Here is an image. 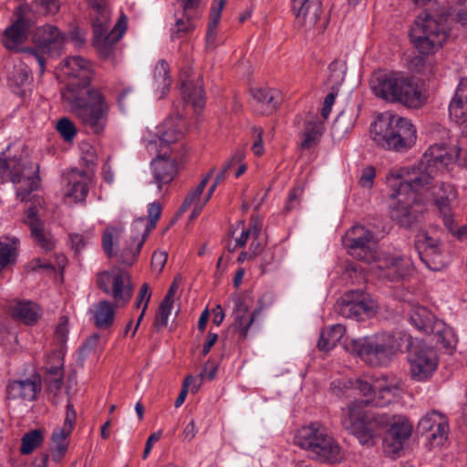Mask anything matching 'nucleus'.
Instances as JSON below:
<instances>
[{
  "instance_id": "nucleus-38",
  "label": "nucleus",
  "mask_w": 467,
  "mask_h": 467,
  "mask_svg": "<svg viewBox=\"0 0 467 467\" xmlns=\"http://www.w3.org/2000/svg\"><path fill=\"white\" fill-rule=\"evenodd\" d=\"M345 333L346 327L341 324H336L328 328L323 329L317 342L318 349L327 352L334 348Z\"/></svg>"
},
{
  "instance_id": "nucleus-45",
  "label": "nucleus",
  "mask_w": 467,
  "mask_h": 467,
  "mask_svg": "<svg viewBox=\"0 0 467 467\" xmlns=\"http://www.w3.org/2000/svg\"><path fill=\"white\" fill-rule=\"evenodd\" d=\"M213 171H214V169H212L209 171V173L200 182V183L196 186V188L193 189L192 191H191L187 194V196L185 197V199L183 201V203L180 207L179 212L181 213H185L191 205H192L193 203H195L197 201L200 200L201 195H202L204 188L206 187Z\"/></svg>"
},
{
  "instance_id": "nucleus-14",
  "label": "nucleus",
  "mask_w": 467,
  "mask_h": 467,
  "mask_svg": "<svg viewBox=\"0 0 467 467\" xmlns=\"http://www.w3.org/2000/svg\"><path fill=\"white\" fill-rule=\"evenodd\" d=\"M185 131V120L182 117L170 118L158 127L157 134L154 138L149 134L144 136L143 141L149 152L167 150L170 153H176L181 146L171 144L176 143L182 138Z\"/></svg>"
},
{
  "instance_id": "nucleus-5",
  "label": "nucleus",
  "mask_w": 467,
  "mask_h": 467,
  "mask_svg": "<svg viewBox=\"0 0 467 467\" xmlns=\"http://www.w3.org/2000/svg\"><path fill=\"white\" fill-rule=\"evenodd\" d=\"M295 443L306 451L312 459L322 463L334 464L344 458L338 442L319 422L299 428L295 435Z\"/></svg>"
},
{
  "instance_id": "nucleus-29",
  "label": "nucleus",
  "mask_w": 467,
  "mask_h": 467,
  "mask_svg": "<svg viewBox=\"0 0 467 467\" xmlns=\"http://www.w3.org/2000/svg\"><path fill=\"white\" fill-rule=\"evenodd\" d=\"M423 167L435 173L454 161V155L448 151L444 142L431 145L420 160Z\"/></svg>"
},
{
  "instance_id": "nucleus-33",
  "label": "nucleus",
  "mask_w": 467,
  "mask_h": 467,
  "mask_svg": "<svg viewBox=\"0 0 467 467\" xmlns=\"http://www.w3.org/2000/svg\"><path fill=\"white\" fill-rule=\"evenodd\" d=\"M260 310L249 311V306L244 298L237 297L234 300V328L237 331L242 338H245L251 325L254 323L255 317Z\"/></svg>"
},
{
  "instance_id": "nucleus-32",
  "label": "nucleus",
  "mask_w": 467,
  "mask_h": 467,
  "mask_svg": "<svg viewBox=\"0 0 467 467\" xmlns=\"http://www.w3.org/2000/svg\"><path fill=\"white\" fill-rule=\"evenodd\" d=\"M432 196L435 205L443 215L444 221L451 220V205L457 198V191L453 185L447 182H441L439 185H431Z\"/></svg>"
},
{
  "instance_id": "nucleus-53",
  "label": "nucleus",
  "mask_w": 467,
  "mask_h": 467,
  "mask_svg": "<svg viewBox=\"0 0 467 467\" xmlns=\"http://www.w3.org/2000/svg\"><path fill=\"white\" fill-rule=\"evenodd\" d=\"M303 192L304 190L301 186L294 187L289 191L288 197L285 204V210L286 212L296 210L299 207Z\"/></svg>"
},
{
  "instance_id": "nucleus-60",
  "label": "nucleus",
  "mask_w": 467,
  "mask_h": 467,
  "mask_svg": "<svg viewBox=\"0 0 467 467\" xmlns=\"http://www.w3.org/2000/svg\"><path fill=\"white\" fill-rule=\"evenodd\" d=\"M167 261V254L162 251H156L151 256V267L154 271L160 273L163 269Z\"/></svg>"
},
{
  "instance_id": "nucleus-44",
  "label": "nucleus",
  "mask_w": 467,
  "mask_h": 467,
  "mask_svg": "<svg viewBox=\"0 0 467 467\" xmlns=\"http://www.w3.org/2000/svg\"><path fill=\"white\" fill-rule=\"evenodd\" d=\"M71 432L62 427L54 430L51 436L54 457L61 458L66 453L68 445L67 438Z\"/></svg>"
},
{
  "instance_id": "nucleus-16",
  "label": "nucleus",
  "mask_w": 467,
  "mask_h": 467,
  "mask_svg": "<svg viewBox=\"0 0 467 467\" xmlns=\"http://www.w3.org/2000/svg\"><path fill=\"white\" fill-rule=\"evenodd\" d=\"M388 431L383 440L385 453L392 459L400 456L405 442L412 434L413 425L403 415H389Z\"/></svg>"
},
{
  "instance_id": "nucleus-6",
  "label": "nucleus",
  "mask_w": 467,
  "mask_h": 467,
  "mask_svg": "<svg viewBox=\"0 0 467 467\" xmlns=\"http://www.w3.org/2000/svg\"><path fill=\"white\" fill-rule=\"evenodd\" d=\"M375 142L383 149L404 152L416 142L417 130L406 118L393 115L379 116L372 124Z\"/></svg>"
},
{
  "instance_id": "nucleus-23",
  "label": "nucleus",
  "mask_w": 467,
  "mask_h": 467,
  "mask_svg": "<svg viewBox=\"0 0 467 467\" xmlns=\"http://www.w3.org/2000/svg\"><path fill=\"white\" fill-rule=\"evenodd\" d=\"M41 391V379L38 374H33L25 379L9 380L5 392L7 400L33 401Z\"/></svg>"
},
{
  "instance_id": "nucleus-48",
  "label": "nucleus",
  "mask_w": 467,
  "mask_h": 467,
  "mask_svg": "<svg viewBox=\"0 0 467 467\" xmlns=\"http://www.w3.org/2000/svg\"><path fill=\"white\" fill-rule=\"evenodd\" d=\"M173 304L162 300L158 307V311L156 313L154 318V327L157 329H161L167 326L168 318L171 315Z\"/></svg>"
},
{
  "instance_id": "nucleus-41",
  "label": "nucleus",
  "mask_w": 467,
  "mask_h": 467,
  "mask_svg": "<svg viewBox=\"0 0 467 467\" xmlns=\"http://www.w3.org/2000/svg\"><path fill=\"white\" fill-rule=\"evenodd\" d=\"M88 6L92 9V27H96L97 31H100L101 26L109 25L110 11L106 0H86Z\"/></svg>"
},
{
  "instance_id": "nucleus-37",
  "label": "nucleus",
  "mask_w": 467,
  "mask_h": 467,
  "mask_svg": "<svg viewBox=\"0 0 467 467\" xmlns=\"http://www.w3.org/2000/svg\"><path fill=\"white\" fill-rule=\"evenodd\" d=\"M182 89L185 101L191 104L195 110L203 109L205 105V93L201 78H198L195 83L190 80L183 81Z\"/></svg>"
},
{
  "instance_id": "nucleus-28",
  "label": "nucleus",
  "mask_w": 467,
  "mask_h": 467,
  "mask_svg": "<svg viewBox=\"0 0 467 467\" xmlns=\"http://www.w3.org/2000/svg\"><path fill=\"white\" fill-rule=\"evenodd\" d=\"M67 196L78 202L86 199L88 193V183L92 180V172L88 170L71 169L67 174Z\"/></svg>"
},
{
  "instance_id": "nucleus-59",
  "label": "nucleus",
  "mask_w": 467,
  "mask_h": 467,
  "mask_svg": "<svg viewBox=\"0 0 467 467\" xmlns=\"http://www.w3.org/2000/svg\"><path fill=\"white\" fill-rule=\"evenodd\" d=\"M76 419H77L76 410L74 409L73 404L68 402L67 404L66 417H65V420H64L62 428L72 431L74 429V426H75Z\"/></svg>"
},
{
  "instance_id": "nucleus-50",
  "label": "nucleus",
  "mask_w": 467,
  "mask_h": 467,
  "mask_svg": "<svg viewBox=\"0 0 467 467\" xmlns=\"http://www.w3.org/2000/svg\"><path fill=\"white\" fill-rule=\"evenodd\" d=\"M16 241H13L12 244L5 242H0V271H2V269L11 262L16 248Z\"/></svg>"
},
{
  "instance_id": "nucleus-2",
  "label": "nucleus",
  "mask_w": 467,
  "mask_h": 467,
  "mask_svg": "<svg viewBox=\"0 0 467 467\" xmlns=\"http://www.w3.org/2000/svg\"><path fill=\"white\" fill-rule=\"evenodd\" d=\"M97 285L114 299V303L101 300L89 309L94 326L103 330L109 328L113 325L115 307L124 306L130 301L132 286L129 274L119 269L99 273L97 275Z\"/></svg>"
},
{
  "instance_id": "nucleus-7",
  "label": "nucleus",
  "mask_w": 467,
  "mask_h": 467,
  "mask_svg": "<svg viewBox=\"0 0 467 467\" xmlns=\"http://www.w3.org/2000/svg\"><path fill=\"white\" fill-rule=\"evenodd\" d=\"M389 415L365 410L364 402H350L342 410L341 424L363 445L372 446L374 439L388 427Z\"/></svg>"
},
{
  "instance_id": "nucleus-35",
  "label": "nucleus",
  "mask_w": 467,
  "mask_h": 467,
  "mask_svg": "<svg viewBox=\"0 0 467 467\" xmlns=\"http://www.w3.org/2000/svg\"><path fill=\"white\" fill-rule=\"evenodd\" d=\"M93 28V45L96 47L100 57L107 59L111 57L114 51V46L118 41H115L113 32H109V25L101 26V30L97 31L96 27Z\"/></svg>"
},
{
  "instance_id": "nucleus-18",
  "label": "nucleus",
  "mask_w": 467,
  "mask_h": 467,
  "mask_svg": "<svg viewBox=\"0 0 467 467\" xmlns=\"http://www.w3.org/2000/svg\"><path fill=\"white\" fill-rule=\"evenodd\" d=\"M409 361L412 379L422 381L436 370L438 356L431 347L413 346L409 352Z\"/></svg>"
},
{
  "instance_id": "nucleus-30",
  "label": "nucleus",
  "mask_w": 467,
  "mask_h": 467,
  "mask_svg": "<svg viewBox=\"0 0 467 467\" xmlns=\"http://www.w3.org/2000/svg\"><path fill=\"white\" fill-rule=\"evenodd\" d=\"M320 0H292V11L296 19L305 26H313L320 18Z\"/></svg>"
},
{
  "instance_id": "nucleus-63",
  "label": "nucleus",
  "mask_w": 467,
  "mask_h": 467,
  "mask_svg": "<svg viewBox=\"0 0 467 467\" xmlns=\"http://www.w3.org/2000/svg\"><path fill=\"white\" fill-rule=\"evenodd\" d=\"M376 176L375 169L372 166H368L362 171L361 177L359 179V184L362 187L370 188L373 184L374 178Z\"/></svg>"
},
{
  "instance_id": "nucleus-62",
  "label": "nucleus",
  "mask_w": 467,
  "mask_h": 467,
  "mask_svg": "<svg viewBox=\"0 0 467 467\" xmlns=\"http://www.w3.org/2000/svg\"><path fill=\"white\" fill-rule=\"evenodd\" d=\"M183 8L184 16L193 17L201 5V0H179Z\"/></svg>"
},
{
  "instance_id": "nucleus-27",
  "label": "nucleus",
  "mask_w": 467,
  "mask_h": 467,
  "mask_svg": "<svg viewBox=\"0 0 467 467\" xmlns=\"http://www.w3.org/2000/svg\"><path fill=\"white\" fill-rule=\"evenodd\" d=\"M251 93L254 110L261 115L273 114L283 101V94L277 88H253Z\"/></svg>"
},
{
  "instance_id": "nucleus-26",
  "label": "nucleus",
  "mask_w": 467,
  "mask_h": 467,
  "mask_svg": "<svg viewBox=\"0 0 467 467\" xmlns=\"http://www.w3.org/2000/svg\"><path fill=\"white\" fill-rule=\"evenodd\" d=\"M396 197L398 204L390 211V217L399 225L409 228L418 219L419 214L421 213L420 205L416 202V196H404Z\"/></svg>"
},
{
  "instance_id": "nucleus-10",
  "label": "nucleus",
  "mask_w": 467,
  "mask_h": 467,
  "mask_svg": "<svg viewBox=\"0 0 467 467\" xmlns=\"http://www.w3.org/2000/svg\"><path fill=\"white\" fill-rule=\"evenodd\" d=\"M33 42L34 47H23V59L28 63L36 62L39 67L40 75H43L46 69L45 55L58 57L63 50L66 38L57 26L45 25L36 28Z\"/></svg>"
},
{
  "instance_id": "nucleus-13",
  "label": "nucleus",
  "mask_w": 467,
  "mask_h": 467,
  "mask_svg": "<svg viewBox=\"0 0 467 467\" xmlns=\"http://www.w3.org/2000/svg\"><path fill=\"white\" fill-rule=\"evenodd\" d=\"M437 175L431 169L423 167L420 161L417 166L406 170V172L398 176L392 183L394 187L391 198L401 196H416V192L430 190Z\"/></svg>"
},
{
  "instance_id": "nucleus-46",
  "label": "nucleus",
  "mask_w": 467,
  "mask_h": 467,
  "mask_svg": "<svg viewBox=\"0 0 467 467\" xmlns=\"http://www.w3.org/2000/svg\"><path fill=\"white\" fill-rule=\"evenodd\" d=\"M415 247L419 254H421L425 251L439 249L441 246L439 239L430 236L425 232H421L416 236Z\"/></svg>"
},
{
  "instance_id": "nucleus-9",
  "label": "nucleus",
  "mask_w": 467,
  "mask_h": 467,
  "mask_svg": "<svg viewBox=\"0 0 467 467\" xmlns=\"http://www.w3.org/2000/svg\"><path fill=\"white\" fill-rule=\"evenodd\" d=\"M410 36L413 46L420 54L431 55L442 47L448 33L441 16L421 12L415 19Z\"/></svg>"
},
{
  "instance_id": "nucleus-43",
  "label": "nucleus",
  "mask_w": 467,
  "mask_h": 467,
  "mask_svg": "<svg viewBox=\"0 0 467 467\" xmlns=\"http://www.w3.org/2000/svg\"><path fill=\"white\" fill-rule=\"evenodd\" d=\"M419 255L422 263L431 271H441L447 265L446 256L442 253L441 247L425 251Z\"/></svg>"
},
{
  "instance_id": "nucleus-61",
  "label": "nucleus",
  "mask_w": 467,
  "mask_h": 467,
  "mask_svg": "<svg viewBox=\"0 0 467 467\" xmlns=\"http://www.w3.org/2000/svg\"><path fill=\"white\" fill-rule=\"evenodd\" d=\"M337 96V92L335 91L334 89L326 96L321 109V115L324 119H327L328 118Z\"/></svg>"
},
{
  "instance_id": "nucleus-40",
  "label": "nucleus",
  "mask_w": 467,
  "mask_h": 467,
  "mask_svg": "<svg viewBox=\"0 0 467 467\" xmlns=\"http://www.w3.org/2000/svg\"><path fill=\"white\" fill-rule=\"evenodd\" d=\"M153 83L160 98L164 97L170 90L171 84L170 67L164 59L159 60L155 66L153 72Z\"/></svg>"
},
{
  "instance_id": "nucleus-1",
  "label": "nucleus",
  "mask_w": 467,
  "mask_h": 467,
  "mask_svg": "<svg viewBox=\"0 0 467 467\" xmlns=\"http://www.w3.org/2000/svg\"><path fill=\"white\" fill-rule=\"evenodd\" d=\"M62 70L69 78L62 91L68 110L87 130L102 134L109 121L110 105L102 91L91 86L95 75L92 63L80 56L68 57L62 61Z\"/></svg>"
},
{
  "instance_id": "nucleus-57",
  "label": "nucleus",
  "mask_w": 467,
  "mask_h": 467,
  "mask_svg": "<svg viewBox=\"0 0 467 467\" xmlns=\"http://www.w3.org/2000/svg\"><path fill=\"white\" fill-rule=\"evenodd\" d=\"M457 157L460 163L467 168V130L463 131L458 140V149L454 158Z\"/></svg>"
},
{
  "instance_id": "nucleus-3",
  "label": "nucleus",
  "mask_w": 467,
  "mask_h": 467,
  "mask_svg": "<svg viewBox=\"0 0 467 467\" xmlns=\"http://www.w3.org/2000/svg\"><path fill=\"white\" fill-rule=\"evenodd\" d=\"M39 163L33 161L26 150L13 157H6L5 151L0 153V179L16 186V198L21 202H27L39 187Z\"/></svg>"
},
{
  "instance_id": "nucleus-17",
  "label": "nucleus",
  "mask_w": 467,
  "mask_h": 467,
  "mask_svg": "<svg viewBox=\"0 0 467 467\" xmlns=\"http://www.w3.org/2000/svg\"><path fill=\"white\" fill-rule=\"evenodd\" d=\"M410 322L417 330L426 335H433L438 337V341L445 347L450 345L448 336L451 333V329L426 307L417 306L411 308L410 312Z\"/></svg>"
},
{
  "instance_id": "nucleus-11",
  "label": "nucleus",
  "mask_w": 467,
  "mask_h": 467,
  "mask_svg": "<svg viewBox=\"0 0 467 467\" xmlns=\"http://www.w3.org/2000/svg\"><path fill=\"white\" fill-rule=\"evenodd\" d=\"M124 228L122 225H109L102 234V249L109 258L118 256V262L123 265L130 266L136 261L147 239L143 234L131 232L130 241L118 253V244Z\"/></svg>"
},
{
  "instance_id": "nucleus-4",
  "label": "nucleus",
  "mask_w": 467,
  "mask_h": 467,
  "mask_svg": "<svg viewBox=\"0 0 467 467\" xmlns=\"http://www.w3.org/2000/svg\"><path fill=\"white\" fill-rule=\"evenodd\" d=\"M370 88L375 96L389 102H400L413 109L424 103L422 93L401 72H379L373 76Z\"/></svg>"
},
{
  "instance_id": "nucleus-47",
  "label": "nucleus",
  "mask_w": 467,
  "mask_h": 467,
  "mask_svg": "<svg viewBox=\"0 0 467 467\" xmlns=\"http://www.w3.org/2000/svg\"><path fill=\"white\" fill-rule=\"evenodd\" d=\"M43 441V436L40 431L35 430L26 433L22 438L21 452L22 454L31 453Z\"/></svg>"
},
{
  "instance_id": "nucleus-24",
  "label": "nucleus",
  "mask_w": 467,
  "mask_h": 467,
  "mask_svg": "<svg viewBox=\"0 0 467 467\" xmlns=\"http://www.w3.org/2000/svg\"><path fill=\"white\" fill-rule=\"evenodd\" d=\"M378 309L377 302L368 296H364L360 299H344L337 306L338 313L347 318H356L364 320L372 317Z\"/></svg>"
},
{
  "instance_id": "nucleus-54",
  "label": "nucleus",
  "mask_w": 467,
  "mask_h": 467,
  "mask_svg": "<svg viewBox=\"0 0 467 467\" xmlns=\"http://www.w3.org/2000/svg\"><path fill=\"white\" fill-rule=\"evenodd\" d=\"M184 18H178L175 23V30L172 32V36L181 37V34H187L194 29V25L192 21V17L190 16H184Z\"/></svg>"
},
{
  "instance_id": "nucleus-51",
  "label": "nucleus",
  "mask_w": 467,
  "mask_h": 467,
  "mask_svg": "<svg viewBox=\"0 0 467 467\" xmlns=\"http://www.w3.org/2000/svg\"><path fill=\"white\" fill-rule=\"evenodd\" d=\"M93 233L88 231L83 234H72L69 235L72 249L79 253L93 238Z\"/></svg>"
},
{
  "instance_id": "nucleus-58",
  "label": "nucleus",
  "mask_w": 467,
  "mask_h": 467,
  "mask_svg": "<svg viewBox=\"0 0 467 467\" xmlns=\"http://www.w3.org/2000/svg\"><path fill=\"white\" fill-rule=\"evenodd\" d=\"M253 136L254 137V141L252 146V150L255 156H261L265 151L263 145V129L260 127L253 128Z\"/></svg>"
},
{
  "instance_id": "nucleus-49",
  "label": "nucleus",
  "mask_w": 467,
  "mask_h": 467,
  "mask_svg": "<svg viewBox=\"0 0 467 467\" xmlns=\"http://www.w3.org/2000/svg\"><path fill=\"white\" fill-rule=\"evenodd\" d=\"M57 130L66 141L72 140L77 135V129L73 121L67 118H62L57 121Z\"/></svg>"
},
{
  "instance_id": "nucleus-8",
  "label": "nucleus",
  "mask_w": 467,
  "mask_h": 467,
  "mask_svg": "<svg viewBox=\"0 0 467 467\" xmlns=\"http://www.w3.org/2000/svg\"><path fill=\"white\" fill-rule=\"evenodd\" d=\"M399 348L400 345L396 337L387 332L351 339L346 343L348 351L373 368L388 366Z\"/></svg>"
},
{
  "instance_id": "nucleus-22",
  "label": "nucleus",
  "mask_w": 467,
  "mask_h": 467,
  "mask_svg": "<svg viewBox=\"0 0 467 467\" xmlns=\"http://www.w3.org/2000/svg\"><path fill=\"white\" fill-rule=\"evenodd\" d=\"M16 18L5 29L1 41L8 50L22 52L20 46L27 39L30 22L25 18L21 7L16 8Z\"/></svg>"
},
{
  "instance_id": "nucleus-64",
  "label": "nucleus",
  "mask_w": 467,
  "mask_h": 467,
  "mask_svg": "<svg viewBox=\"0 0 467 467\" xmlns=\"http://www.w3.org/2000/svg\"><path fill=\"white\" fill-rule=\"evenodd\" d=\"M455 13L457 21L467 26V0H459Z\"/></svg>"
},
{
  "instance_id": "nucleus-52",
  "label": "nucleus",
  "mask_w": 467,
  "mask_h": 467,
  "mask_svg": "<svg viewBox=\"0 0 467 467\" xmlns=\"http://www.w3.org/2000/svg\"><path fill=\"white\" fill-rule=\"evenodd\" d=\"M64 373V361L59 352H53L47 361V373Z\"/></svg>"
},
{
  "instance_id": "nucleus-20",
  "label": "nucleus",
  "mask_w": 467,
  "mask_h": 467,
  "mask_svg": "<svg viewBox=\"0 0 467 467\" xmlns=\"http://www.w3.org/2000/svg\"><path fill=\"white\" fill-rule=\"evenodd\" d=\"M375 262L379 275L390 281L403 278L413 272L412 261L407 256L383 254Z\"/></svg>"
},
{
  "instance_id": "nucleus-42",
  "label": "nucleus",
  "mask_w": 467,
  "mask_h": 467,
  "mask_svg": "<svg viewBox=\"0 0 467 467\" xmlns=\"http://www.w3.org/2000/svg\"><path fill=\"white\" fill-rule=\"evenodd\" d=\"M322 124L317 120H310L306 123L305 130L302 133L303 140L301 141L302 149H310L317 145L322 135Z\"/></svg>"
},
{
  "instance_id": "nucleus-12",
  "label": "nucleus",
  "mask_w": 467,
  "mask_h": 467,
  "mask_svg": "<svg viewBox=\"0 0 467 467\" xmlns=\"http://www.w3.org/2000/svg\"><path fill=\"white\" fill-rule=\"evenodd\" d=\"M355 389L368 398L354 400L353 402H364V407L369 404L376 407H384L392 402L398 396L400 382L394 377L381 375L371 381L366 379H357Z\"/></svg>"
},
{
  "instance_id": "nucleus-55",
  "label": "nucleus",
  "mask_w": 467,
  "mask_h": 467,
  "mask_svg": "<svg viewBox=\"0 0 467 467\" xmlns=\"http://www.w3.org/2000/svg\"><path fill=\"white\" fill-rule=\"evenodd\" d=\"M195 381H196L195 378L192 377V375L187 376L185 378L181 393L179 394V396L177 397V399L175 400V402H174V406L176 408H179L184 402L187 393H188V388L190 386L192 385V387H193L192 390H196V391L198 390L200 383L196 385Z\"/></svg>"
},
{
  "instance_id": "nucleus-21",
  "label": "nucleus",
  "mask_w": 467,
  "mask_h": 467,
  "mask_svg": "<svg viewBox=\"0 0 467 467\" xmlns=\"http://www.w3.org/2000/svg\"><path fill=\"white\" fill-rule=\"evenodd\" d=\"M157 154L156 159L151 161L154 183L158 190L161 191L163 186L169 184L176 176L178 171L177 153H170L167 150L153 151Z\"/></svg>"
},
{
  "instance_id": "nucleus-15",
  "label": "nucleus",
  "mask_w": 467,
  "mask_h": 467,
  "mask_svg": "<svg viewBox=\"0 0 467 467\" xmlns=\"http://www.w3.org/2000/svg\"><path fill=\"white\" fill-rule=\"evenodd\" d=\"M344 246L355 259L372 263L376 261V241L371 231L361 225L348 229L342 238Z\"/></svg>"
},
{
  "instance_id": "nucleus-39",
  "label": "nucleus",
  "mask_w": 467,
  "mask_h": 467,
  "mask_svg": "<svg viewBox=\"0 0 467 467\" xmlns=\"http://www.w3.org/2000/svg\"><path fill=\"white\" fill-rule=\"evenodd\" d=\"M225 0H220L217 5L211 7L209 23L206 32V47L208 49H215L217 47V26L221 20V13L223 9Z\"/></svg>"
},
{
  "instance_id": "nucleus-25",
  "label": "nucleus",
  "mask_w": 467,
  "mask_h": 467,
  "mask_svg": "<svg viewBox=\"0 0 467 467\" xmlns=\"http://www.w3.org/2000/svg\"><path fill=\"white\" fill-rule=\"evenodd\" d=\"M25 223L29 227L30 235L35 245L48 253L55 249L56 240L52 234L46 230L44 223L37 217L34 208H28Z\"/></svg>"
},
{
  "instance_id": "nucleus-31",
  "label": "nucleus",
  "mask_w": 467,
  "mask_h": 467,
  "mask_svg": "<svg viewBox=\"0 0 467 467\" xmlns=\"http://www.w3.org/2000/svg\"><path fill=\"white\" fill-rule=\"evenodd\" d=\"M449 115L457 124H467V78L460 80L449 105Z\"/></svg>"
},
{
  "instance_id": "nucleus-36",
  "label": "nucleus",
  "mask_w": 467,
  "mask_h": 467,
  "mask_svg": "<svg viewBox=\"0 0 467 467\" xmlns=\"http://www.w3.org/2000/svg\"><path fill=\"white\" fill-rule=\"evenodd\" d=\"M161 214V205L158 202L150 203L148 208V218L140 217L131 224V232L143 234L146 237L156 227V223Z\"/></svg>"
},
{
  "instance_id": "nucleus-34",
  "label": "nucleus",
  "mask_w": 467,
  "mask_h": 467,
  "mask_svg": "<svg viewBox=\"0 0 467 467\" xmlns=\"http://www.w3.org/2000/svg\"><path fill=\"white\" fill-rule=\"evenodd\" d=\"M12 317L26 326L35 325L42 315L38 305L30 300L16 301L11 306Z\"/></svg>"
},
{
  "instance_id": "nucleus-56",
  "label": "nucleus",
  "mask_w": 467,
  "mask_h": 467,
  "mask_svg": "<svg viewBox=\"0 0 467 467\" xmlns=\"http://www.w3.org/2000/svg\"><path fill=\"white\" fill-rule=\"evenodd\" d=\"M64 373L46 374L45 382L50 392L57 393L63 384Z\"/></svg>"
},
{
  "instance_id": "nucleus-19",
  "label": "nucleus",
  "mask_w": 467,
  "mask_h": 467,
  "mask_svg": "<svg viewBox=\"0 0 467 467\" xmlns=\"http://www.w3.org/2000/svg\"><path fill=\"white\" fill-rule=\"evenodd\" d=\"M417 428L421 434H428V440L432 447L441 446L447 440L448 420L437 410L426 413L419 421Z\"/></svg>"
}]
</instances>
